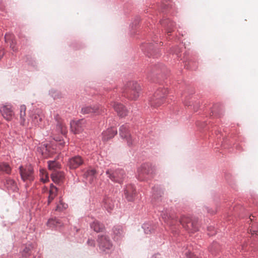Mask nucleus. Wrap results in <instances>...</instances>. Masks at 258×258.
I'll return each mask as SVG.
<instances>
[{"mask_svg":"<svg viewBox=\"0 0 258 258\" xmlns=\"http://www.w3.org/2000/svg\"><path fill=\"white\" fill-rule=\"evenodd\" d=\"M149 168V165L144 164L141 166L140 168L138 169V172L139 175L141 176L142 175H144L145 174H148L149 173V170H147V168Z\"/></svg>","mask_w":258,"mask_h":258,"instance_id":"a878e982","label":"nucleus"},{"mask_svg":"<svg viewBox=\"0 0 258 258\" xmlns=\"http://www.w3.org/2000/svg\"><path fill=\"white\" fill-rule=\"evenodd\" d=\"M107 208H109V209L111 210L112 209V206H109L108 207H106Z\"/></svg>","mask_w":258,"mask_h":258,"instance_id":"58836bf2","label":"nucleus"},{"mask_svg":"<svg viewBox=\"0 0 258 258\" xmlns=\"http://www.w3.org/2000/svg\"><path fill=\"white\" fill-rule=\"evenodd\" d=\"M250 233L251 235H253L254 234L258 235V230H253L250 229L249 230Z\"/></svg>","mask_w":258,"mask_h":258,"instance_id":"72a5a7b5","label":"nucleus"},{"mask_svg":"<svg viewBox=\"0 0 258 258\" xmlns=\"http://www.w3.org/2000/svg\"><path fill=\"white\" fill-rule=\"evenodd\" d=\"M117 134V130L114 127L108 128L103 133V140L108 141L113 138Z\"/></svg>","mask_w":258,"mask_h":258,"instance_id":"2eb2a0df","label":"nucleus"},{"mask_svg":"<svg viewBox=\"0 0 258 258\" xmlns=\"http://www.w3.org/2000/svg\"><path fill=\"white\" fill-rule=\"evenodd\" d=\"M10 47L14 51H17L18 50V47L16 46V43L14 40H11L10 43Z\"/></svg>","mask_w":258,"mask_h":258,"instance_id":"7c9ffc66","label":"nucleus"},{"mask_svg":"<svg viewBox=\"0 0 258 258\" xmlns=\"http://www.w3.org/2000/svg\"><path fill=\"white\" fill-rule=\"evenodd\" d=\"M47 163L48 169L50 170H52L53 172H56V170L60 168V164L55 160L48 161Z\"/></svg>","mask_w":258,"mask_h":258,"instance_id":"412c9836","label":"nucleus"},{"mask_svg":"<svg viewBox=\"0 0 258 258\" xmlns=\"http://www.w3.org/2000/svg\"><path fill=\"white\" fill-rule=\"evenodd\" d=\"M30 252V248L29 247H25L23 251V255L24 256L27 257L29 255Z\"/></svg>","mask_w":258,"mask_h":258,"instance_id":"2f4dec72","label":"nucleus"},{"mask_svg":"<svg viewBox=\"0 0 258 258\" xmlns=\"http://www.w3.org/2000/svg\"><path fill=\"white\" fill-rule=\"evenodd\" d=\"M187 254V258H198L196 255L191 253H189L188 254Z\"/></svg>","mask_w":258,"mask_h":258,"instance_id":"473e14b6","label":"nucleus"},{"mask_svg":"<svg viewBox=\"0 0 258 258\" xmlns=\"http://www.w3.org/2000/svg\"><path fill=\"white\" fill-rule=\"evenodd\" d=\"M98 243L100 248L103 251H105L106 249H110L112 246L108 237L105 235L99 236Z\"/></svg>","mask_w":258,"mask_h":258,"instance_id":"0eeeda50","label":"nucleus"},{"mask_svg":"<svg viewBox=\"0 0 258 258\" xmlns=\"http://www.w3.org/2000/svg\"><path fill=\"white\" fill-rule=\"evenodd\" d=\"M10 37H11L10 35H6V36H5L6 41H8V40H9V38H10Z\"/></svg>","mask_w":258,"mask_h":258,"instance_id":"4c0bfd02","label":"nucleus"},{"mask_svg":"<svg viewBox=\"0 0 258 258\" xmlns=\"http://www.w3.org/2000/svg\"><path fill=\"white\" fill-rule=\"evenodd\" d=\"M143 228L145 229V233H149L148 231L146 230V228H148V225L147 224H144L143 226Z\"/></svg>","mask_w":258,"mask_h":258,"instance_id":"c9c22d12","label":"nucleus"},{"mask_svg":"<svg viewBox=\"0 0 258 258\" xmlns=\"http://www.w3.org/2000/svg\"><path fill=\"white\" fill-rule=\"evenodd\" d=\"M166 91L163 90L161 93L160 90L157 91L154 96L149 100L150 104L154 107L160 106L164 101Z\"/></svg>","mask_w":258,"mask_h":258,"instance_id":"7ed1b4c3","label":"nucleus"},{"mask_svg":"<svg viewBox=\"0 0 258 258\" xmlns=\"http://www.w3.org/2000/svg\"><path fill=\"white\" fill-rule=\"evenodd\" d=\"M32 121L35 125H38L42 121V117L37 113H34L32 116Z\"/></svg>","mask_w":258,"mask_h":258,"instance_id":"b1692460","label":"nucleus"},{"mask_svg":"<svg viewBox=\"0 0 258 258\" xmlns=\"http://www.w3.org/2000/svg\"><path fill=\"white\" fill-rule=\"evenodd\" d=\"M114 238L118 240L123 236V230L121 226H115L113 228Z\"/></svg>","mask_w":258,"mask_h":258,"instance_id":"f3484780","label":"nucleus"},{"mask_svg":"<svg viewBox=\"0 0 258 258\" xmlns=\"http://www.w3.org/2000/svg\"><path fill=\"white\" fill-rule=\"evenodd\" d=\"M185 105H186V106H189V105H190L189 104H188L187 103H185Z\"/></svg>","mask_w":258,"mask_h":258,"instance_id":"a19ab883","label":"nucleus"},{"mask_svg":"<svg viewBox=\"0 0 258 258\" xmlns=\"http://www.w3.org/2000/svg\"><path fill=\"white\" fill-rule=\"evenodd\" d=\"M88 243L91 245H94V241L92 240H89L88 241Z\"/></svg>","mask_w":258,"mask_h":258,"instance_id":"e433bc0d","label":"nucleus"},{"mask_svg":"<svg viewBox=\"0 0 258 258\" xmlns=\"http://www.w3.org/2000/svg\"><path fill=\"white\" fill-rule=\"evenodd\" d=\"M140 86L135 82H130L124 86L122 91L124 96L130 100H136L140 95Z\"/></svg>","mask_w":258,"mask_h":258,"instance_id":"f257e3e1","label":"nucleus"},{"mask_svg":"<svg viewBox=\"0 0 258 258\" xmlns=\"http://www.w3.org/2000/svg\"><path fill=\"white\" fill-rule=\"evenodd\" d=\"M124 194L126 199L128 201H132L134 199L136 191L132 185H128L124 191Z\"/></svg>","mask_w":258,"mask_h":258,"instance_id":"dca6fc26","label":"nucleus"},{"mask_svg":"<svg viewBox=\"0 0 258 258\" xmlns=\"http://www.w3.org/2000/svg\"><path fill=\"white\" fill-rule=\"evenodd\" d=\"M110 105L113 107L119 116L124 117L127 115L128 111L122 104L116 102H112Z\"/></svg>","mask_w":258,"mask_h":258,"instance_id":"1a4fd4ad","label":"nucleus"},{"mask_svg":"<svg viewBox=\"0 0 258 258\" xmlns=\"http://www.w3.org/2000/svg\"><path fill=\"white\" fill-rule=\"evenodd\" d=\"M0 171L5 172L7 174H10L11 171V168L8 164L3 163L0 164Z\"/></svg>","mask_w":258,"mask_h":258,"instance_id":"cd10ccee","label":"nucleus"},{"mask_svg":"<svg viewBox=\"0 0 258 258\" xmlns=\"http://www.w3.org/2000/svg\"><path fill=\"white\" fill-rule=\"evenodd\" d=\"M68 205L63 203L61 200H60L59 204L57 205L55 210L58 211H62V210L67 209Z\"/></svg>","mask_w":258,"mask_h":258,"instance_id":"c756f323","label":"nucleus"},{"mask_svg":"<svg viewBox=\"0 0 258 258\" xmlns=\"http://www.w3.org/2000/svg\"><path fill=\"white\" fill-rule=\"evenodd\" d=\"M4 55V50L2 49H0V60L3 57Z\"/></svg>","mask_w":258,"mask_h":258,"instance_id":"f704fd0d","label":"nucleus"},{"mask_svg":"<svg viewBox=\"0 0 258 258\" xmlns=\"http://www.w3.org/2000/svg\"><path fill=\"white\" fill-rule=\"evenodd\" d=\"M128 126L127 124H124L120 126L119 128V134L121 138L126 139L128 145L132 144V139L128 131Z\"/></svg>","mask_w":258,"mask_h":258,"instance_id":"f8f14e48","label":"nucleus"},{"mask_svg":"<svg viewBox=\"0 0 258 258\" xmlns=\"http://www.w3.org/2000/svg\"><path fill=\"white\" fill-rule=\"evenodd\" d=\"M180 222L182 226L189 232L194 233L198 230L197 221L191 220L187 216H182L180 218Z\"/></svg>","mask_w":258,"mask_h":258,"instance_id":"f03ea898","label":"nucleus"},{"mask_svg":"<svg viewBox=\"0 0 258 258\" xmlns=\"http://www.w3.org/2000/svg\"><path fill=\"white\" fill-rule=\"evenodd\" d=\"M109 202V200H106V201H105V204H107V203L108 202Z\"/></svg>","mask_w":258,"mask_h":258,"instance_id":"ea45409f","label":"nucleus"},{"mask_svg":"<svg viewBox=\"0 0 258 258\" xmlns=\"http://www.w3.org/2000/svg\"><path fill=\"white\" fill-rule=\"evenodd\" d=\"M106 173L111 180L119 183H121L123 181L125 177L124 172L122 169H118L115 171H112L109 169L107 170Z\"/></svg>","mask_w":258,"mask_h":258,"instance_id":"20e7f679","label":"nucleus"},{"mask_svg":"<svg viewBox=\"0 0 258 258\" xmlns=\"http://www.w3.org/2000/svg\"><path fill=\"white\" fill-rule=\"evenodd\" d=\"M103 112L101 106L99 105L85 106L82 108L81 112L84 114L98 115Z\"/></svg>","mask_w":258,"mask_h":258,"instance_id":"423d86ee","label":"nucleus"},{"mask_svg":"<svg viewBox=\"0 0 258 258\" xmlns=\"http://www.w3.org/2000/svg\"><path fill=\"white\" fill-rule=\"evenodd\" d=\"M19 169L21 178L23 181L29 180L31 181L33 180V168L31 165L26 166L25 167L20 166Z\"/></svg>","mask_w":258,"mask_h":258,"instance_id":"39448f33","label":"nucleus"},{"mask_svg":"<svg viewBox=\"0 0 258 258\" xmlns=\"http://www.w3.org/2000/svg\"><path fill=\"white\" fill-rule=\"evenodd\" d=\"M0 111L3 117L7 120H11L14 115V112L10 105H4L1 108Z\"/></svg>","mask_w":258,"mask_h":258,"instance_id":"9d476101","label":"nucleus"},{"mask_svg":"<svg viewBox=\"0 0 258 258\" xmlns=\"http://www.w3.org/2000/svg\"><path fill=\"white\" fill-rule=\"evenodd\" d=\"M86 121L84 119H80L77 121H73L71 122V130L75 134L81 133L85 127Z\"/></svg>","mask_w":258,"mask_h":258,"instance_id":"6e6552de","label":"nucleus"},{"mask_svg":"<svg viewBox=\"0 0 258 258\" xmlns=\"http://www.w3.org/2000/svg\"><path fill=\"white\" fill-rule=\"evenodd\" d=\"M84 160L80 156L72 157L69 160L68 166L71 169H76L83 164Z\"/></svg>","mask_w":258,"mask_h":258,"instance_id":"9b49d317","label":"nucleus"},{"mask_svg":"<svg viewBox=\"0 0 258 258\" xmlns=\"http://www.w3.org/2000/svg\"><path fill=\"white\" fill-rule=\"evenodd\" d=\"M91 227L97 232H102L104 229V226L96 220L91 224Z\"/></svg>","mask_w":258,"mask_h":258,"instance_id":"aec40b11","label":"nucleus"},{"mask_svg":"<svg viewBox=\"0 0 258 258\" xmlns=\"http://www.w3.org/2000/svg\"><path fill=\"white\" fill-rule=\"evenodd\" d=\"M56 120L57 121L56 131L58 133L66 135L67 133V128L65 124L61 119L58 118V116H56Z\"/></svg>","mask_w":258,"mask_h":258,"instance_id":"ddd939ff","label":"nucleus"},{"mask_svg":"<svg viewBox=\"0 0 258 258\" xmlns=\"http://www.w3.org/2000/svg\"><path fill=\"white\" fill-rule=\"evenodd\" d=\"M47 225L50 228H54L57 226H61V222L56 218H52L48 220Z\"/></svg>","mask_w":258,"mask_h":258,"instance_id":"4be33fe9","label":"nucleus"},{"mask_svg":"<svg viewBox=\"0 0 258 258\" xmlns=\"http://www.w3.org/2000/svg\"><path fill=\"white\" fill-rule=\"evenodd\" d=\"M57 194V189L53 184H51L50 186V189L49 190V196L48 198V204L53 200L54 198L56 196Z\"/></svg>","mask_w":258,"mask_h":258,"instance_id":"a211bd4d","label":"nucleus"},{"mask_svg":"<svg viewBox=\"0 0 258 258\" xmlns=\"http://www.w3.org/2000/svg\"><path fill=\"white\" fill-rule=\"evenodd\" d=\"M40 180L43 183L46 182L48 181V176L46 171L44 169H40Z\"/></svg>","mask_w":258,"mask_h":258,"instance_id":"393cba45","label":"nucleus"},{"mask_svg":"<svg viewBox=\"0 0 258 258\" xmlns=\"http://www.w3.org/2000/svg\"><path fill=\"white\" fill-rule=\"evenodd\" d=\"M161 217L164 222L169 224H172L173 221L176 220L175 216L167 210L162 212Z\"/></svg>","mask_w":258,"mask_h":258,"instance_id":"4468645a","label":"nucleus"},{"mask_svg":"<svg viewBox=\"0 0 258 258\" xmlns=\"http://www.w3.org/2000/svg\"><path fill=\"white\" fill-rule=\"evenodd\" d=\"M6 186L8 188L15 189L16 187V183L13 179L8 178L6 180Z\"/></svg>","mask_w":258,"mask_h":258,"instance_id":"c85d7f7f","label":"nucleus"},{"mask_svg":"<svg viewBox=\"0 0 258 258\" xmlns=\"http://www.w3.org/2000/svg\"><path fill=\"white\" fill-rule=\"evenodd\" d=\"M26 107L25 105H23L20 106V117L21 118V124L23 125H24V122H25V118L24 117L26 115Z\"/></svg>","mask_w":258,"mask_h":258,"instance_id":"bb28decb","label":"nucleus"},{"mask_svg":"<svg viewBox=\"0 0 258 258\" xmlns=\"http://www.w3.org/2000/svg\"><path fill=\"white\" fill-rule=\"evenodd\" d=\"M53 181L59 183L61 182L64 178V174L60 172H53L51 175Z\"/></svg>","mask_w":258,"mask_h":258,"instance_id":"6ab92c4d","label":"nucleus"},{"mask_svg":"<svg viewBox=\"0 0 258 258\" xmlns=\"http://www.w3.org/2000/svg\"><path fill=\"white\" fill-rule=\"evenodd\" d=\"M96 171L95 169L90 168L84 173V176L86 178H89V180L92 181L96 175Z\"/></svg>","mask_w":258,"mask_h":258,"instance_id":"5701e85b","label":"nucleus"}]
</instances>
